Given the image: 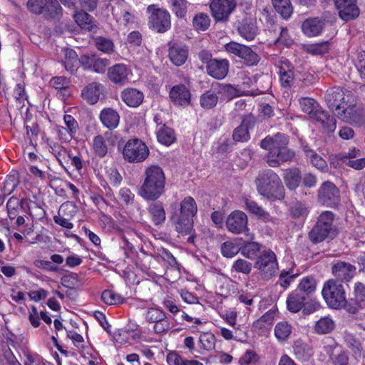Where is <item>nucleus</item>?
<instances>
[{"mask_svg": "<svg viewBox=\"0 0 365 365\" xmlns=\"http://www.w3.org/2000/svg\"><path fill=\"white\" fill-rule=\"evenodd\" d=\"M288 136L281 133L273 136L267 135L261 140L260 147L268 151L264 158L269 167L277 168L293 160L295 152L288 148Z\"/></svg>", "mask_w": 365, "mask_h": 365, "instance_id": "obj_1", "label": "nucleus"}, {"mask_svg": "<svg viewBox=\"0 0 365 365\" xmlns=\"http://www.w3.org/2000/svg\"><path fill=\"white\" fill-rule=\"evenodd\" d=\"M165 176L158 165L148 167L144 172V181L140 190V195L146 200L155 201L164 192Z\"/></svg>", "mask_w": 365, "mask_h": 365, "instance_id": "obj_2", "label": "nucleus"}, {"mask_svg": "<svg viewBox=\"0 0 365 365\" xmlns=\"http://www.w3.org/2000/svg\"><path fill=\"white\" fill-rule=\"evenodd\" d=\"M258 192L267 199L275 201L284 197V188L279 176L271 169L261 170L255 180Z\"/></svg>", "mask_w": 365, "mask_h": 365, "instance_id": "obj_3", "label": "nucleus"}, {"mask_svg": "<svg viewBox=\"0 0 365 365\" xmlns=\"http://www.w3.org/2000/svg\"><path fill=\"white\" fill-rule=\"evenodd\" d=\"M299 104L302 111L308 114L311 118L320 123L324 128L329 131H334L336 128L334 118L322 110L315 100L311 98H302L299 99Z\"/></svg>", "mask_w": 365, "mask_h": 365, "instance_id": "obj_4", "label": "nucleus"}, {"mask_svg": "<svg viewBox=\"0 0 365 365\" xmlns=\"http://www.w3.org/2000/svg\"><path fill=\"white\" fill-rule=\"evenodd\" d=\"M28 9L41 15L45 20L57 21L63 16V8L58 0H28Z\"/></svg>", "mask_w": 365, "mask_h": 365, "instance_id": "obj_5", "label": "nucleus"}, {"mask_svg": "<svg viewBox=\"0 0 365 365\" xmlns=\"http://www.w3.org/2000/svg\"><path fill=\"white\" fill-rule=\"evenodd\" d=\"M322 296L327 305L333 309H346L348 301L343 284L339 280L329 279L324 284Z\"/></svg>", "mask_w": 365, "mask_h": 365, "instance_id": "obj_6", "label": "nucleus"}, {"mask_svg": "<svg viewBox=\"0 0 365 365\" xmlns=\"http://www.w3.org/2000/svg\"><path fill=\"white\" fill-rule=\"evenodd\" d=\"M334 214L330 211L323 212L319 217L317 224L309 233L311 241L319 243L326 238L335 235V229L333 226Z\"/></svg>", "mask_w": 365, "mask_h": 365, "instance_id": "obj_7", "label": "nucleus"}, {"mask_svg": "<svg viewBox=\"0 0 365 365\" xmlns=\"http://www.w3.org/2000/svg\"><path fill=\"white\" fill-rule=\"evenodd\" d=\"M260 277L268 280L275 275L278 263L275 253L271 250H263L257 257L255 265Z\"/></svg>", "mask_w": 365, "mask_h": 365, "instance_id": "obj_8", "label": "nucleus"}, {"mask_svg": "<svg viewBox=\"0 0 365 365\" xmlns=\"http://www.w3.org/2000/svg\"><path fill=\"white\" fill-rule=\"evenodd\" d=\"M147 12L149 14L148 26L153 31L165 33L170 29V14L166 9L152 4L148 6Z\"/></svg>", "mask_w": 365, "mask_h": 365, "instance_id": "obj_9", "label": "nucleus"}, {"mask_svg": "<svg viewBox=\"0 0 365 365\" xmlns=\"http://www.w3.org/2000/svg\"><path fill=\"white\" fill-rule=\"evenodd\" d=\"M123 155L125 160L129 163H138L145 160L149 150L147 145L140 140L135 138L129 140L125 145Z\"/></svg>", "mask_w": 365, "mask_h": 365, "instance_id": "obj_10", "label": "nucleus"}, {"mask_svg": "<svg viewBox=\"0 0 365 365\" xmlns=\"http://www.w3.org/2000/svg\"><path fill=\"white\" fill-rule=\"evenodd\" d=\"M353 98L354 97L350 92L348 91L346 94L339 86H334L329 88L324 96L328 107L335 111L336 113L340 112Z\"/></svg>", "mask_w": 365, "mask_h": 365, "instance_id": "obj_11", "label": "nucleus"}, {"mask_svg": "<svg viewBox=\"0 0 365 365\" xmlns=\"http://www.w3.org/2000/svg\"><path fill=\"white\" fill-rule=\"evenodd\" d=\"M235 0H212L210 9L216 22H227L236 8Z\"/></svg>", "mask_w": 365, "mask_h": 365, "instance_id": "obj_12", "label": "nucleus"}, {"mask_svg": "<svg viewBox=\"0 0 365 365\" xmlns=\"http://www.w3.org/2000/svg\"><path fill=\"white\" fill-rule=\"evenodd\" d=\"M351 100L336 116L343 121L356 126H361L365 123V111L361 107L353 103Z\"/></svg>", "mask_w": 365, "mask_h": 365, "instance_id": "obj_13", "label": "nucleus"}, {"mask_svg": "<svg viewBox=\"0 0 365 365\" xmlns=\"http://www.w3.org/2000/svg\"><path fill=\"white\" fill-rule=\"evenodd\" d=\"M225 50L240 58L249 66H255L259 61V56L252 49L245 45L231 41L225 46Z\"/></svg>", "mask_w": 365, "mask_h": 365, "instance_id": "obj_14", "label": "nucleus"}, {"mask_svg": "<svg viewBox=\"0 0 365 365\" xmlns=\"http://www.w3.org/2000/svg\"><path fill=\"white\" fill-rule=\"evenodd\" d=\"M318 200L328 207H336L340 202L339 190L329 181L322 183L318 190Z\"/></svg>", "mask_w": 365, "mask_h": 365, "instance_id": "obj_15", "label": "nucleus"}, {"mask_svg": "<svg viewBox=\"0 0 365 365\" xmlns=\"http://www.w3.org/2000/svg\"><path fill=\"white\" fill-rule=\"evenodd\" d=\"M225 224L227 230L235 235L246 233L249 231L247 216L242 211L232 212L227 216Z\"/></svg>", "mask_w": 365, "mask_h": 365, "instance_id": "obj_16", "label": "nucleus"}, {"mask_svg": "<svg viewBox=\"0 0 365 365\" xmlns=\"http://www.w3.org/2000/svg\"><path fill=\"white\" fill-rule=\"evenodd\" d=\"M341 19L348 21L359 15L356 0H333Z\"/></svg>", "mask_w": 365, "mask_h": 365, "instance_id": "obj_17", "label": "nucleus"}, {"mask_svg": "<svg viewBox=\"0 0 365 365\" xmlns=\"http://www.w3.org/2000/svg\"><path fill=\"white\" fill-rule=\"evenodd\" d=\"M169 96L173 103L178 107L185 108L191 102L190 91L183 84L173 86L170 91Z\"/></svg>", "mask_w": 365, "mask_h": 365, "instance_id": "obj_18", "label": "nucleus"}, {"mask_svg": "<svg viewBox=\"0 0 365 365\" xmlns=\"http://www.w3.org/2000/svg\"><path fill=\"white\" fill-rule=\"evenodd\" d=\"M365 308V285L356 282L354 285V297L348 301L346 311L350 314H356L360 309Z\"/></svg>", "mask_w": 365, "mask_h": 365, "instance_id": "obj_19", "label": "nucleus"}, {"mask_svg": "<svg viewBox=\"0 0 365 365\" xmlns=\"http://www.w3.org/2000/svg\"><path fill=\"white\" fill-rule=\"evenodd\" d=\"M207 74L215 79H223L228 73L229 61L227 59L210 60L206 65Z\"/></svg>", "mask_w": 365, "mask_h": 365, "instance_id": "obj_20", "label": "nucleus"}, {"mask_svg": "<svg viewBox=\"0 0 365 365\" xmlns=\"http://www.w3.org/2000/svg\"><path fill=\"white\" fill-rule=\"evenodd\" d=\"M171 220L174 224L175 230L178 232V234L184 236L190 235L193 232L192 217L172 213Z\"/></svg>", "mask_w": 365, "mask_h": 365, "instance_id": "obj_21", "label": "nucleus"}, {"mask_svg": "<svg viewBox=\"0 0 365 365\" xmlns=\"http://www.w3.org/2000/svg\"><path fill=\"white\" fill-rule=\"evenodd\" d=\"M237 31L239 34L246 40H253L258 31L255 19L247 16L244 18L238 25Z\"/></svg>", "mask_w": 365, "mask_h": 365, "instance_id": "obj_22", "label": "nucleus"}, {"mask_svg": "<svg viewBox=\"0 0 365 365\" xmlns=\"http://www.w3.org/2000/svg\"><path fill=\"white\" fill-rule=\"evenodd\" d=\"M130 71L123 63H118L108 68V76L115 84L124 85L128 81Z\"/></svg>", "mask_w": 365, "mask_h": 365, "instance_id": "obj_23", "label": "nucleus"}, {"mask_svg": "<svg viewBox=\"0 0 365 365\" xmlns=\"http://www.w3.org/2000/svg\"><path fill=\"white\" fill-rule=\"evenodd\" d=\"M120 98L128 106L137 108L143 102L144 94L136 88H127L121 91Z\"/></svg>", "mask_w": 365, "mask_h": 365, "instance_id": "obj_24", "label": "nucleus"}, {"mask_svg": "<svg viewBox=\"0 0 365 365\" xmlns=\"http://www.w3.org/2000/svg\"><path fill=\"white\" fill-rule=\"evenodd\" d=\"M355 272V267L348 262H338L332 266L333 274L340 280L349 281Z\"/></svg>", "mask_w": 365, "mask_h": 365, "instance_id": "obj_25", "label": "nucleus"}, {"mask_svg": "<svg viewBox=\"0 0 365 365\" xmlns=\"http://www.w3.org/2000/svg\"><path fill=\"white\" fill-rule=\"evenodd\" d=\"M103 88L104 87L102 84L92 82L82 90L81 96L88 103L93 105L98 102Z\"/></svg>", "mask_w": 365, "mask_h": 365, "instance_id": "obj_26", "label": "nucleus"}, {"mask_svg": "<svg viewBox=\"0 0 365 365\" xmlns=\"http://www.w3.org/2000/svg\"><path fill=\"white\" fill-rule=\"evenodd\" d=\"M188 56V49L185 45L173 43L169 48V58L178 66L184 64Z\"/></svg>", "mask_w": 365, "mask_h": 365, "instance_id": "obj_27", "label": "nucleus"}, {"mask_svg": "<svg viewBox=\"0 0 365 365\" xmlns=\"http://www.w3.org/2000/svg\"><path fill=\"white\" fill-rule=\"evenodd\" d=\"M324 24V21L319 18H309L302 23V29L307 36H316L322 32Z\"/></svg>", "mask_w": 365, "mask_h": 365, "instance_id": "obj_28", "label": "nucleus"}, {"mask_svg": "<svg viewBox=\"0 0 365 365\" xmlns=\"http://www.w3.org/2000/svg\"><path fill=\"white\" fill-rule=\"evenodd\" d=\"M307 299L308 297L305 296V294L296 290L293 291L287 299L288 310L292 313L299 312L304 306Z\"/></svg>", "mask_w": 365, "mask_h": 365, "instance_id": "obj_29", "label": "nucleus"}, {"mask_svg": "<svg viewBox=\"0 0 365 365\" xmlns=\"http://www.w3.org/2000/svg\"><path fill=\"white\" fill-rule=\"evenodd\" d=\"M148 212L152 222L156 226L162 225L165 221V210L163 202L160 201L150 204L148 207Z\"/></svg>", "mask_w": 365, "mask_h": 365, "instance_id": "obj_30", "label": "nucleus"}, {"mask_svg": "<svg viewBox=\"0 0 365 365\" xmlns=\"http://www.w3.org/2000/svg\"><path fill=\"white\" fill-rule=\"evenodd\" d=\"M100 120L102 124L109 130L115 128L120 120L119 114L111 108L103 109L100 113Z\"/></svg>", "mask_w": 365, "mask_h": 365, "instance_id": "obj_31", "label": "nucleus"}, {"mask_svg": "<svg viewBox=\"0 0 365 365\" xmlns=\"http://www.w3.org/2000/svg\"><path fill=\"white\" fill-rule=\"evenodd\" d=\"M286 187L290 190H296L302 180L300 170L297 168L287 169L283 175Z\"/></svg>", "mask_w": 365, "mask_h": 365, "instance_id": "obj_32", "label": "nucleus"}, {"mask_svg": "<svg viewBox=\"0 0 365 365\" xmlns=\"http://www.w3.org/2000/svg\"><path fill=\"white\" fill-rule=\"evenodd\" d=\"M197 212V207L195 200L192 197L187 196L181 202L180 209L174 211L173 213L193 217Z\"/></svg>", "mask_w": 365, "mask_h": 365, "instance_id": "obj_33", "label": "nucleus"}, {"mask_svg": "<svg viewBox=\"0 0 365 365\" xmlns=\"http://www.w3.org/2000/svg\"><path fill=\"white\" fill-rule=\"evenodd\" d=\"M73 19L76 24L83 29L91 31L96 26L93 16L84 9L76 11L73 16Z\"/></svg>", "mask_w": 365, "mask_h": 365, "instance_id": "obj_34", "label": "nucleus"}, {"mask_svg": "<svg viewBox=\"0 0 365 365\" xmlns=\"http://www.w3.org/2000/svg\"><path fill=\"white\" fill-rule=\"evenodd\" d=\"M294 354L301 361H307L312 356V349L307 344L302 341H297L294 346Z\"/></svg>", "mask_w": 365, "mask_h": 365, "instance_id": "obj_35", "label": "nucleus"}, {"mask_svg": "<svg viewBox=\"0 0 365 365\" xmlns=\"http://www.w3.org/2000/svg\"><path fill=\"white\" fill-rule=\"evenodd\" d=\"M272 2L275 11L284 19L290 18L293 13V6L290 0H272Z\"/></svg>", "mask_w": 365, "mask_h": 365, "instance_id": "obj_36", "label": "nucleus"}, {"mask_svg": "<svg viewBox=\"0 0 365 365\" xmlns=\"http://www.w3.org/2000/svg\"><path fill=\"white\" fill-rule=\"evenodd\" d=\"M217 92L213 89L208 90L202 93L200 98V104L204 109H212L215 108L218 102Z\"/></svg>", "mask_w": 365, "mask_h": 365, "instance_id": "obj_37", "label": "nucleus"}, {"mask_svg": "<svg viewBox=\"0 0 365 365\" xmlns=\"http://www.w3.org/2000/svg\"><path fill=\"white\" fill-rule=\"evenodd\" d=\"M291 216L295 219H304L309 213L307 205L299 200L293 201L289 207Z\"/></svg>", "mask_w": 365, "mask_h": 365, "instance_id": "obj_38", "label": "nucleus"}, {"mask_svg": "<svg viewBox=\"0 0 365 365\" xmlns=\"http://www.w3.org/2000/svg\"><path fill=\"white\" fill-rule=\"evenodd\" d=\"M63 64L66 71L73 73L78 68L79 59L76 51L71 48L65 50Z\"/></svg>", "mask_w": 365, "mask_h": 365, "instance_id": "obj_39", "label": "nucleus"}, {"mask_svg": "<svg viewBox=\"0 0 365 365\" xmlns=\"http://www.w3.org/2000/svg\"><path fill=\"white\" fill-rule=\"evenodd\" d=\"M245 205L247 210L255 215L258 218L262 220L264 222H269L271 220L269 214L264 211L262 207L259 206L257 203L253 200H246Z\"/></svg>", "mask_w": 365, "mask_h": 365, "instance_id": "obj_40", "label": "nucleus"}, {"mask_svg": "<svg viewBox=\"0 0 365 365\" xmlns=\"http://www.w3.org/2000/svg\"><path fill=\"white\" fill-rule=\"evenodd\" d=\"M240 252L241 254L250 259H257V254L260 250L261 245L255 242H247L242 246H240Z\"/></svg>", "mask_w": 365, "mask_h": 365, "instance_id": "obj_41", "label": "nucleus"}, {"mask_svg": "<svg viewBox=\"0 0 365 365\" xmlns=\"http://www.w3.org/2000/svg\"><path fill=\"white\" fill-rule=\"evenodd\" d=\"M158 140L164 145H169L172 144L175 140L174 131L172 128L163 125L157 130Z\"/></svg>", "mask_w": 365, "mask_h": 365, "instance_id": "obj_42", "label": "nucleus"}, {"mask_svg": "<svg viewBox=\"0 0 365 365\" xmlns=\"http://www.w3.org/2000/svg\"><path fill=\"white\" fill-rule=\"evenodd\" d=\"M334 328V323L333 320L328 317H324L316 322L314 331L319 334H326L330 333Z\"/></svg>", "mask_w": 365, "mask_h": 365, "instance_id": "obj_43", "label": "nucleus"}, {"mask_svg": "<svg viewBox=\"0 0 365 365\" xmlns=\"http://www.w3.org/2000/svg\"><path fill=\"white\" fill-rule=\"evenodd\" d=\"M315 289L316 281L314 278L313 277H306L301 280L296 291L305 294V296L308 297V295L312 294Z\"/></svg>", "mask_w": 365, "mask_h": 365, "instance_id": "obj_44", "label": "nucleus"}, {"mask_svg": "<svg viewBox=\"0 0 365 365\" xmlns=\"http://www.w3.org/2000/svg\"><path fill=\"white\" fill-rule=\"evenodd\" d=\"M192 24L195 29L205 31L210 26V19L207 14L199 13L194 16Z\"/></svg>", "mask_w": 365, "mask_h": 365, "instance_id": "obj_45", "label": "nucleus"}, {"mask_svg": "<svg viewBox=\"0 0 365 365\" xmlns=\"http://www.w3.org/2000/svg\"><path fill=\"white\" fill-rule=\"evenodd\" d=\"M96 48L106 53H111L114 51V43L112 40L103 37L97 36L94 38Z\"/></svg>", "mask_w": 365, "mask_h": 365, "instance_id": "obj_46", "label": "nucleus"}, {"mask_svg": "<svg viewBox=\"0 0 365 365\" xmlns=\"http://www.w3.org/2000/svg\"><path fill=\"white\" fill-rule=\"evenodd\" d=\"M51 153L56 156L58 163L63 165V163L66 162L68 158H71V154L63 146L58 143H53L51 146Z\"/></svg>", "mask_w": 365, "mask_h": 365, "instance_id": "obj_47", "label": "nucleus"}, {"mask_svg": "<svg viewBox=\"0 0 365 365\" xmlns=\"http://www.w3.org/2000/svg\"><path fill=\"white\" fill-rule=\"evenodd\" d=\"M240 246L235 241L225 242L221 246L222 255L225 257H232L240 252Z\"/></svg>", "mask_w": 365, "mask_h": 365, "instance_id": "obj_48", "label": "nucleus"}, {"mask_svg": "<svg viewBox=\"0 0 365 365\" xmlns=\"http://www.w3.org/2000/svg\"><path fill=\"white\" fill-rule=\"evenodd\" d=\"M104 303L108 305H115L123 302V297L112 290H104L101 294Z\"/></svg>", "mask_w": 365, "mask_h": 365, "instance_id": "obj_49", "label": "nucleus"}, {"mask_svg": "<svg viewBox=\"0 0 365 365\" xmlns=\"http://www.w3.org/2000/svg\"><path fill=\"white\" fill-rule=\"evenodd\" d=\"M93 148L96 155L104 157L108 153L106 143L102 135H96L93 140Z\"/></svg>", "mask_w": 365, "mask_h": 365, "instance_id": "obj_50", "label": "nucleus"}, {"mask_svg": "<svg viewBox=\"0 0 365 365\" xmlns=\"http://www.w3.org/2000/svg\"><path fill=\"white\" fill-rule=\"evenodd\" d=\"M291 332V326L284 322L278 323L274 329V334L279 341L286 340Z\"/></svg>", "mask_w": 365, "mask_h": 365, "instance_id": "obj_51", "label": "nucleus"}, {"mask_svg": "<svg viewBox=\"0 0 365 365\" xmlns=\"http://www.w3.org/2000/svg\"><path fill=\"white\" fill-rule=\"evenodd\" d=\"M345 341L349 348L351 349L356 356H361L363 354L362 346L359 340L352 335L348 334L345 337Z\"/></svg>", "mask_w": 365, "mask_h": 365, "instance_id": "obj_52", "label": "nucleus"}, {"mask_svg": "<svg viewBox=\"0 0 365 365\" xmlns=\"http://www.w3.org/2000/svg\"><path fill=\"white\" fill-rule=\"evenodd\" d=\"M252 263L243 259H237L232 267V269L235 272L244 274H249L252 271Z\"/></svg>", "mask_w": 365, "mask_h": 365, "instance_id": "obj_53", "label": "nucleus"}, {"mask_svg": "<svg viewBox=\"0 0 365 365\" xmlns=\"http://www.w3.org/2000/svg\"><path fill=\"white\" fill-rule=\"evenodd\" d=\"M199 340L202 347L207 351L212 350L215 347V336L210 332L200 334Z\"/></svg>", "mask_w": 365, "mask_h": 365, "instance_id": "obj_54", "label": "nucleus"}, {"mask_svg": "<svg viewBox=\"0 0 365 365\" xmlns=\"http://www.w3.org/2000/svg\"><path fill=\"white\" fill-rule=\"evenodd\" d=\"M19 200L14 196L11 197L6 203L8 216L11 220L14 219L19 212Z\"/></svg>", "mask_w": 365, "mask_h": 365, "instance_id": "obj_55", "label": "nucleus"}, {"mask_svg": "<svg viewBox=\"0 0 365 365\" xmlns=\"http://www.w3.org/2000/svg\"><path fill=\"white\" fill-rule=\"evenodd\" d=\"M217 93L222 94L226 100L232 99L237 96V90L230 84H219Z\"/></svg>", "mask_w": 365, "mask_h": 365, "instance_id": "obj_56", "label": "nucleus"}, {"mask_svg": "<svg viewBox=\"0 0 365 365\" xmlns=\"http://www.w3.org/2000/svg\"><path fill=\"white\" fill-rule=\"evenodd\" d=\"M165 316L166 314L163 310L157 308H149L145 314V319L150 323H155L163 319Z\"/></svg>", "mask_w": 365, "mask_h": 365, "instance_id": "obj_57", "label": "nucleus"}, {"mask_svg": "<svg viewBox=\"0 0 365 365\" xmlns=\"http://www.w3.org/2000/svg\"><path fill=\"white\" fill-rule=\"evenodd\" d=\"M329 160L333 168H339L346 165L347 158L344 153L332 154L329 155Z\"/></svg>", "mask_w": 365, "mask_h": 365, "instance_id": "obj_58", "label": "nucleus"}, {"mask_svg": "<svg viewBox=\"0 0 365 365\" xmlns=\"http://www.w3.org/2000/svg\"><path fill=\"white\" fill-rule=\"evenodd\" d=\"M311 163L318 170H320L322 172L327 173L328 172V165L325 160H324L319 155L316 153V152L312 155V157H309Z\"/></svg>", "mask_w": 365, "mask_h": 365, "instance_id": "obj_59", "label": "nucleus"}, {"mask_svg": "<svg viewBox=\"0 0 365 365\" xmlns=\"http://www.w3.org/2000/svg\"><path fill=\"white\" fill-rule=\"evenodd\" d=\"M59 212H62L66 217H72L77 213L78 208L74 202L67 201L61 205Z\"/></svg>", "mask_w": 365, "mask_h": 365, "instance_id": "obj_60", "label": "nucleus"}, {"mask_svg": "<svg viewBox=\"0 0 365 365\" xmlns=\"http://www.w3.org/2000/svg\"><path fill=\"white\" fill-rule=\"evenodd\" d=\"M61 280L63 285L66 287L73 288L81 284L76 273H71L70 274L65 275L62 277Z\"/></svg>", "mask_w": 365, "mask_h": 365, "instance_id": "obj_61", "label": "nucleus"}, {"mask_svg": "<svg viewBox=\"0 0 365 365\" xmlns=\"http://www.w3.org/2000/svg\"><path fill=\"white\" fill-rule=\"evenodd\" d=\"M110 65V60L108 58H101L95 56V59L93 61V66L92 71L98 73H103L106 71V68Z\"/></svg>", "mask_w": 365, "mask_h": 365, "instance_id": "obj_62", "label": "nucleus"}, {"mask_svg": "<svg viewBox=\"0 0 365 365\" xmlns=\"http://www.w3.org/2000/svg\"><path fill=\"white\" fill-rule=\"evenodd\" d=\"M232 138L235 141H247L250 138L249 131L247 130L246 128L240 125L234 130Z\"/></svg>", "mask_w": 365, "mask_h": 365, "instance_id": "obj_63", "label": "nucleus"}, {"mask_svg": "<svg viewBox=\"0 0 365 365\" xmlns=\"http://www.w3.org/2000/svg\"><path fill=\"white\" fill-rule=\"evenodd\" d=\"M355 66L361 78L365 81V51H361L358 53L355 61Z\"/></svg>", "mask_w": 365, "mask_h": 365, "instance_id": "obj_64", "label": "nucleus"}]
</instances>
